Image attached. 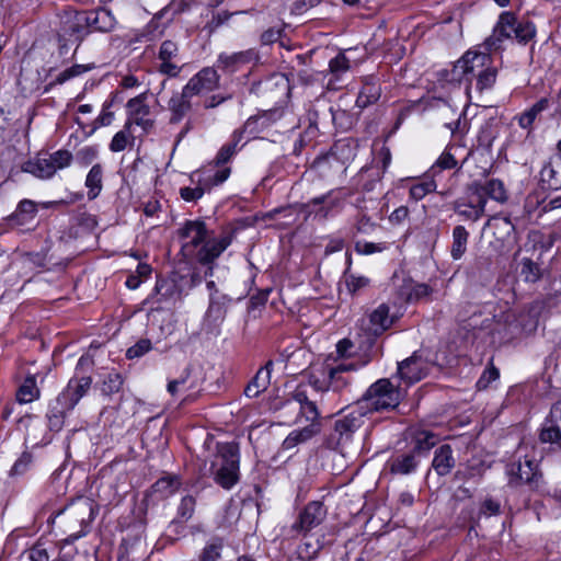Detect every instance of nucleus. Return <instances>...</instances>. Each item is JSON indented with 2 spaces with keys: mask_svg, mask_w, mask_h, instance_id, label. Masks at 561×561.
<instances>
[{
  "mask_svg": "<svg viewBox=\"0 0 561 561\" xmlns=\"http://www.w3.org/2000/svg\"><path fill=\"white\" fill-rule=\"evenodd\" d=\"M426 374L427 363L417 352L398 364L399 377L409 385L420 381Z\"/></svg>",
  "mask_w": 561,
  "mask_h": 561,
  "instance_id": "412c9836",
  "label": "nucleus"
},
{
  "mask_svg": "<svg viewBox=\"0 0 561 561\" xmlns=\"http://www.w3.org/2000/svg\"><path fill=\"white\" fill-rule=\"evenodd\" d=\"M103 175L104 169L100 163L92 165L87 174L84 185L88 188V198L90 201L95 199L103 190Z\"/></svg>",
  "mask_w": 561,
  "mask_h": 561,
  "instance_id": "e433bc0d",
  "label": "nucleus"
},
{
  "mask_svg": "<svg viewBox=\"0 0 561 561\" xmlns=\"http://www.w3.org/2000/svg\"><path fill=\"white\" fill-rule=\"evenodd\" d=\"M321 549L322 543L320 540H317L316 542L306 540L297 548V559L299 561H311L318 557Z\"/></svg>",
  "mask_w": 561,
  "mask_h": 561,
  "instance_id": "5fc2aeb1",
  "label": "nucleus"
},
{
  "mask_svg": "<svg viewBox=\"0 0 561 561\" xmlns=\"http://www.w3.org/2000/svg\"><path fill=\"white\" fill-rule=\"evenodd\" d=\"M351 69V60L344 53H339L334 58L329 61V69L324 77H329L327 85L328 89L337 90L341 88L339 84L344 76Z\"/></svg>",
  "mask_w": 561,
  "mask_h": 561,
  "instance_id": "a878e982",
  "label": "nucleus"
},
{
  "mask_svg": "<svg viewBox=\"0 0 561 561\" xmlns=\"http://www.w3.org/2000/svg\"><path fill=\"white\" fill-rule=\"evenodd\" d=\"M437 184L434 178L427 172L421 180L410 187V197L415 202L423 199L427 194L434 192Z\"/></svg>",
  "mask_w": 561,
  "mask_h": 561,
  "instance_id": "c03bdc74",
  "label": "nucleus"
},
{
  "mask_svg": "<svg viewBox=\"0 0 561 561\" xmlns=\"http://www.w3.org/2000/svg\"><path fill=\"white\" fill-rule=\"evenodd\" d=\"M98 149L93 146H85L79 149L76 154L73 156V161L80 167V168H87L88 165L92 164L93 161L98 157Z\"/></svg>",
  "mask_w": 561,
  "mask_h": 561,
  "instance_id": "680f3d73",
  "label": "nucleus"
},
{
  "mask_svg": "<svg viewBox=\"0 0 561 561\" xmlns=\"http://www.w3.org/2000/svg\"><path fill=\"white\" fill-rule=\"evenodd\" d=\"M98 513V504L92 499L79 496L51 515L54 518H61L64 533L68 534V536L62 539V549L65 547H71L76 540L90 533L92 523Z\"/></svg>",
  "mask_w": 561,
  "mask_h": 561,
  "instance_id": "7ed1b4c3",
  "label": "nucleus"
},
{
  "mask_svg": "<svg viewBox=\"0 0 561 561\" xmlns=\"http://www.w3.org/2000/svg\"><path fill=\"white\" fill-rule=\"evenodd\" d=\"M72 410V408H66L59 401V398H56L55 401L49 404L46 413L48 428L55 433L60 432L65 425L67 413Z\"/></svg>",
  "mask_w": 561,
  "mask_h": 561,
  "instance_id": "72a5a7b5",
  "label": "nucleus"
},
{
  "mask_svg": "<svg viewBox=\"0 0 561 561\" xmlns=\"http://www.w3.org/2000/svg\"><path fill=\"white\" fill-rule=\"evenodd\" d=\"M241 140H242V133L233 131L229 142L225 144L219 149V151L217 152L213 162H210L208 168H205L204 170H211L210 173H215L217 170L228 168L226 164L237 153V150H238L237 147Z\"/></svg>",
  "mask_w": 561,
  "mask_h": 561,
  "instance_id": "bb28decb",
  "label": "nucleus"
},
{
  "mask_svg": "<svg viewBox=\"0 0 561 561\" xmlns=\"http://www.w3.org/2000/svg\"><path fill=\"white\" fill-rule=\"evenodd\" d=\"M181 479L175 474H167L158 479L152 485V491L161 497H169L180 490Z\"/></svg>",
  "mask_w": 561,
  "mask_h": 561,
  "instance_id": "ea45409f",
  "label": "nucleus"
},
{
  "mask_svg": "<svg viewBox=\"0 0 561 561\" xmlns=\"http://www.w3.org/2000/svg\"><path fill=\"white\" fill-rule=\"evenodd\" d=\"M401 401L400 390L387 378L370 385L356 404L367 415L396 409Z\"/></svg>",
  "mask_w": 561,
  "mask_h": 561,
  "instance_id": "39448f33",
  "label": "nucleus"
},
{
  "mask_svg": "<svg viewBox=\"0 0 561 561\" xmlns=\"http://www.w3.org/2000/svg\"><path fill=\"white\" fill-rule=\"evenodd\" d=\"M345 284L347 290L354 295L369 285V278L346 272Z\"/></svg>",
  "mask_w": 561,
  "mask_h": 561,
  "instance_id": "69168bd1",
  "label": "nucleus"
},
{
  "mask_svg": "<svg viewBox=\"0 0 561 561\" xmlns=\"http://www.w3.org/2000/svg\"><path fill=\"white\" fill-rule=\"evenodd\" d=\"M501 514V504L497 500L493 497H485L479 507V517H491Z\"/></svg>",
  "mask_w": 561,
  "mask_h": 561,
  "instance_id": "774afa93",
  "label": "nucleus"
},
{
  "mask_svg": "<svg viewBox=\"0 0 561 561\" xmlns=\"http://www.w3.org/2000/svg\"><path fill=\"white\" fill-rule=\"evenodd\" d=\"M380 167H364L360 170V178H371V181L363 184V190L370 192L375 188V183L380 182L383 173L387 171L391 163V152L388 147H382L378 153Z\"/></svg>",
  "mask_w": 561,
  "mask_h": 561,
  "instance_id": "393cba45",
  "label": "nucleus"
},
{
  "mask_svg": "<svg viewBox=\"0 0 561 561\" xmlns=\"http://www.w3.org/2000/svg\"><path fill=\"white\" fill-rule=\"evenodd\" d=\"M345 198L346 194L343 188H334L309 199L299 207L306 217L312 216L314 219L325 220L342 209Z\"/></svg>",
  "mask_w": 561,
  "mask_h": 561,
  "instance_id": "9d476101",
  "label": "nucleus"
},
{
  "mask_svg": "<svg viewBox=\"0 0 561 561\" xmlns=\"http://www.w3.org/2000/svg\"><path fill=\"white\" fill-rule=\"evenodd\" d=\"M473 78H476V91L480 94L494 87L497 78V68L493 65L491 53H488V60L484 65L476 70V75H472Z\"/></svg>",
  "mask_w": 561,
  "mask_h": 561,
  "instance_id": "c756f323",
  "label": "nucleus"
},
{
  "mask_svg": "<svg viewBox=\"0 0 561 561\" xmlns=\"http://www.w3.org/2000/svg\"><path fill=\"white\" fill-rule=\"evenodd\" d=\"M82 15L83 11L76 13L68 27L70 36L75 37V39L79 43H81L88 35L91 34L90 27L80 21Z\"/></svg>",
  "mask_w": 561,
  "mask_h": 561,
  "instance_id": "6e6d98bb",
  "label": "nucleus"
},
{
  "mask_svg": "<svg viewBox=\"0 0 561 561\" xmlns=\"http://www.w3.org/2000/svg\"><path fill=\"white\" fill-rule=\"evenodd\" d=\"M356 156L355 147L347 139H341L334 142L330 151L318 161V164L328 165L330 168L337 167L342 172L346 171L347 165Z\"/></svg>",
  "mask_w": 561,
  "mask_h": 561,
  "instance_id": "a211bd4d",
  "label": "nucleus"
},
{
  "mask_svg": "<svg viewBox=\"0 0 561 561\" xmlns=\"http://www.w3.org/2000/svg\"><path fill=\"white\" fill-rule=\"evenodd\" d=\"M486 198L477 194L471 187L466 198L457 199L453 209L463 220L476 222L484 215Z\"/></svg>",
  "mask_w": 561,
  "mask_h": 561,
  "instance_id": "f3484780",
  "label": "nucleus"
},
{
  "mask_svg": "<svg viewBox=\"0 0 561 561\" xmlns=\"http://www.w3.org/2000/svg\"><path fill=\"white\" fill-rule=\"evenodd\" d=\"M537 34L536 25L529 20H522L514 22L513 35L516 41L522 45H527L531 42Z\"/></svg>",
  "mask_w": 561,
  "mask_h": 561,
  "instance_id": "a18cd8bd",
  "label": "nucleus"
},
{
  "mask_svg": "<svg viewBox=\"0 0 561 561\" xmlns=\"http://www.w3.org/2000/svg\"><path fill=\"white\" fill-rule=\"evenodd\" d=\"M178 56L179 46L175 42L169 39L162 42L158 51V59L160 61L158 71L169 78H176L182 70V67L174 61Z\"/></svg>",
  "mask_w": 561,
  "mask_h": 561,
  "instance_id": "aec40b11",
  "label": "nucleus"
},
{
  "mask_svg": "<svg viewBox=\"0 0 561 561\" xmlns=\"http://www.w3.org/2000/svg\"><path fill=\"white\" fill-rule=\"evenodd\" d=\"M232 298L226 294L215 290L209 295V305L206 311V319L219 327L226 319V314Z\"/></svg>",
  "mask_w": 561,
  "mask_h": 561,
  "instance_id": "5701e85b",
  "label": "nucleus"
},
{
  "mask_svg": "<svg viewBox=\"0 0 561 561\" xmlns=\"http://www.w3.org/2000/svg\"><path fill=\"white\" fill-rule=\"evenodd\" d=\"M364 364L356 363H323L312 367L307 374V383L321 397L329 391L341 393L348 389L352 378L348 373L358 370Z\"/></svg>",
  "mask_w": 561,
  "mask_h": 561,
  "instance_id": "20e7f679",
  "label": "nucleus"
},
{
  "mask_svg": "<svg viewBox=\"0 0 561 561\" xmlns=\"http://www.w3.org/2000/svg\"><path fill=\"white\" fill-rule=\"evenodd\" d=\"M224 549V540L219 537L211 538L203 548L199 561H219Z\"/></svg>",
  "mask_w": 561,
  "mask_h": 561,
  "instance_id": "8fccbe9b",
  "label": "nucleus"
},
{
  "mask_svg": "<svg viewBox=\"0 0 561 561\" xmlns=\"http://www.w3.org/2000/svg\"><path fill=\"white\" fill-rule=\"evenodd\" d=\"M147 94L141 93L130 100H128L126 106L128 110V118H134L138 115H149L150 107L146 104Z\"/></svg>",
  "mask_w": 561,
  "mask_h": 561,
  "instance_id": "864d4df0",
  "label": "nucleus"
},
{
  "mask_svg": "<svg viewBox=\"0 0 561 561\" xmlns=\"http://www.w3.org/2000/svg\"><path fill=\"white\" fill-rule=\"evenodd\" d=\"M259 53L254 48L232 54L221 53L217 59V67L224 71L236 72L244 65L259 62Z\"/></svg>",
  "mask_w": 561,
  "mask_h": 561,
  "instance_id": "4be33fe9",
  "label": "nucleus"
},
{
  "mask_svg": "<svg viewBox=\"0 0 561 561\" xmlns=\"http://www.w3.org/2000/svg\"><path fill=\"white\" fill-rule=\"evenodd\" d=\"M50 552L46 542L38 540L31 548L25 549L19 557V561H49Z\"/></svg>",
  "mask_w": 561,
  "mask_h": 561,
  "instance_id": "de8ad7c7",
  "label": "nucleus"
},
{
  "mask_svg": "<svg viewBox=\"0 0 561 561\" xmlns=\"http://www.w3.org/2000/svg\"><path fill=\"white\" fill-rule=\"evenodd\" d=\"M539 174L542 188L556 191L561 187V174L552 159L542 165Z\"/></svg>",
  "mask_w": 561,
  "mask_h": 561,
  "instance_id": "58836bf2",
  "label": "nucleus"
},
{
  "mask_svg": "<svg viewBox=\"0 0 561 561\" xmlns=\"http://www.w3.org/2000/svg\"><path fill=\"white\" fill-rule=\"evenodd\" d=\"M520 264V274L524 276L526 282L535 283L540 278V268L531 259L524 257Z\"/></svg>",
  "mask_w": 561,
  "mask_h": 561,
  "instance_id": "e2e57ef3",
  "label": "nucleus"
},
{
  "mask_svg": "<svg viewBox=\"0 0 561 561\" xmlns=\"http://www.w3.org/2000/svg\"><path fill=\"white\" fill-rule=\"evenodd\" d=\"M456 460L450 445L439 446L434 454L432 467L438 476H447L454 469Z\"/></svg>",
  "mask_w": 561,
  "mask_h": 561,
  "instance_id": "473e14b6",
  "label": "nucleus"
},
{
  "mask_svg": "<svg viewBox=\"0 0 561 561\" xmlns=\"http://www.w3.org/2000/svg\"><path fill=\"white\" fill-rule=\"evenodd\" d=\"M381 95V88L377 77L367 76L363 79V85L356 99V105L365 108L376 103Z\"/></svg>",
  "mask_w": 561,
  "mask_h": 561,
  "instance_id": "7c9ffc66",
  "label": "nucleus"
},
{
  "mask_svg": "<svg viewBox=\"0 0 561 561\" xmlns=\"http://www.w3.org/2000/svg\"><path fill=\"white\" fill-rule=\"evenodd\" d=\"M320 431L319 424H309L300 430L290 432L283 442L284 449H293L299 444L310 440Z\"/></svg>",
  "mask_w": 561,
  "mask_h": 561,
  "instance_id": "c9c22d12",
  "label": "nucleus"
},
{
  "mask_svg": "<svg viewBox=\"0 0 561 561\" xmlns=\"http://www.w3.org/2000/svg\"><path fill=\"white\" fill-rule=\"evenodd\" d=\"M219 468L214 472V480L225 490H230L238 483L240 473V453L236 443L218 445Z\"/></svg>",
  "mask_w": 561,
  "mask_h": 561,
  "instance_id": "6e6552de",
  "label": "nucleus"
},
{
  "mask_svg": "<svg viewBox=\"0 0 561 561\" xmlns=\"http://www.w3.org/2000/svg\"><path fill=\"white\" fill-rule=\"evenodd\" d=\"M264 119L265 118H257L256 115L251 116L245 121L243 127L240 129H237L236 131H241L242 136L244 134H248L250 137H255L257 134L265 130L264 123L266 121H264Z\"/></svg>",
  "mask_w": 561,
  "mask_h": 561,
  "instance_id": "0e129e2a",
  "label": "nucleus"
},
{
  "mask_svg": "<svg viewBox=\"0 0 561 561\" xmlns=\"http://www.w3.org/2000/svg\"><path fill=\"white\" fill-rule=\"evenodd\" d=\"M134 140L135 138L130 133V123H125L124 128L113 136L110 142V150L121 152L125 150L128 145L133 144Z\"/></svg>",
  "mask_w": 561,
  "mask_h": 561,
  "instance_id": "09e8293b",
  "label": "nucleus"
},
{
  "mask_svg": "<svg viewBox=\"0 0 561 561\" xmlns=\"http://www.w3.org/2000/svg\"><path fill=\"white\" fill-rule=\"evenodd\" d=\"M457 160L454 154H451L448 150H445L436 160V162L432 165L428 173L434 178L437 172L442 170H450L456 168Z\"/></svg>",
  "mask_w": 561,
  "mask_h": 561,
  "instance_id": "052dcab7",
  "label": "nucleus"
},
{
  "mask_svg": "<svg viewBox=\"0 0 561 561\" xmlns=\"http://www.w3.org/2000/svg\"><path fill=\"white\" fill-rule=\"evenodd\" d=\"M93 359L89 355H82L76 365L75 374L69 379L65 389L57 396L66 408H72L89 392L92 377L87 374L93 367Z\"/></svg>",
  "mask_w": 561,
  "mask_h": 561,
  "instance_id": "0eeeda50",
  "label": "nucleus"
},
{
  "mask_svg": "<svg viewBox=\"0 0 561 561\" xmlns=\"http://www.w3.org/2000/svg\"><path fill=\"white\" fill-rule=\"evenodd\" d=\"M411 439L413 444L411 450L421 458H426L430 450L438 443L439 437L432 431L413 428L411 430Z\"/></svg>",
  "mask_w": 561,
  "mask_h": 561,
  "instance_id": "c85d7f7f",
  "label": "nucleus"
},
{
  "mask_svg": "<svg viewBox=\"0 0 561 561\" xmlns=\"http://www.w3.org/2000/svg\"><path fill=\"white\" fill-rule=\"evenodd\" d=\"M211 170L195 171L191 175V181L196 183L195 187H181L180 196L185 202H196L209 192L214 186L222 184L230 175L231 169L224 168L210 173Z\"/></svg>",
  "mask_w": 561,
  "mask_h": 561,
  "instance_id": "f8f14e48",
  "label": "nucleus"
},
{
  "mask_svg": "<svg viewBox=\"0 0 561 561\" xmlns=\"http://www.w3.org/2000/svg\"><path fill=\"white\" fill-rule=\"evenodd\" d=\"M39 398V389L36 385V378L28 376L24 379L16 391V400L20 403H30Z\"/></svg>",
  "mask_w": 561,
  "mask_h": 561,
  "instance_id": "49530a36",
  "label": "nucleus"
},
{
  "mask_svg": "<svg viewBox=\"0 0 561 561\" xmlns=\"http://www.w3.org/2000/svg\"><path fill=\"white\" fill-rule=\"evenodd\" d=\"M293 399L299 404V416L305 417L310 424H319L320 412L317 401L311 400L304 386H298L293 392Z\"/></svg>",
  "mask_w": 561,
  "mask_h": 561,
  "instance_id": "cd10ccee",
  "label": "nucleus"
},
{
  "mask_svg": "<svg viewBox=\"0 0 561 561\" xmlns=\"http://www.w3.org/2000/svg\"><path fill=\"white\" fill-rule=\"evenodd\" d=\"M169 14V8L165 7L153 15L151 21L147 24V32L150 35V39L159 37L163 34L168 24L172 21V15Z\"/></svg>",
  "mask_w": 561,
  "mask_h": 561,
  "instance_id": "37998d69",
  "label": "nucleus"
},
{
  "mask_svg": "<svg viewBox=\"0 0 561 561\" xmlns=\"http://www.w3.org/2000/svg\"><path fill=\"white\" fill-rule=\"evenodd\" d=\"M191 366L185 367L178 378L172 379L168 382V392L172 397H175L180 391L194 390L196 388V385L194 381L191 380Z\"/></svg>",
  "mask_w": 561,
  "mask_h": 561,
  "instance_id": "a19ab883",
  "label": "nucleus"
},
{
  "mask_svg": "<svg viewBox=\"0 0 561 561\" xmlns=\"http://www.w3.org/2000/svg\"><path fill=\"white\" fill-rule=\"evenodd\" d=\"M271 383V377L267 371L257 370L254 377L249 381L244 389L248 398H256L264 392Z\"/></svg>",
  "mask_w": 561,
  "mask_h": 561,
  "instance_id": "79ce46f5",
  "label": "nucleus"
},
{
  "mask_svg": "<svg viewBox=\"0 0 561 561\" xmlns=\"http://www.w3.org/2000/svg\"><path fill=\"white\" fill-rule=\"evenodd\" d=\"M486 60L488 53L481 49H469L453 65L450 70H446V80L451 83L466 82V91L469 94L472 88V75H476V70L481 68Z\"/></svg>",
  "mask_w": 561,
  "mask_h": 561,
  "instance_id": "1a4fd4ad",
  "label": "nucleus"
},
{
  "mask_svg": "<svg viewBox=\"0 0 561 561\" xmlns=\"http://www.w3.org/2000/svg\"><path fill=\"white\" fill-rule=\"evenodd\" d=\"M507 476V485L512 489L526 486L531 492H537L543 485V477L539 469L538 462L528 458L524 459L519 456L517 460L510 462L505 468Z\"/></svg>",
  "mask_w": 561,
  "mask_h": 561,
  "instance_id": "423d86ee",
  "label": "nucleus"
},
{
  "mask_svg": "<svg viewBox=\"0 0 561 561\" xmlns=\"http://www.w3.org/2000/svg\"><path fill=\"white\" fill-rule=\"evenodd\" d=\"M92 67L89 65H73L61 72L58 73V76L55 78L54 81L49 83V87L56 85V84H64L65 82L79 77L87 71L91 70Z\"/></svg>",
  "mask_w": 561,
  "mask_h": 561,
  "instance_id": "603ef678",
  "label": "nucleus"
},
{
  "mask_svg": "<svg viewBox=\"0 0 561 561\" xmlns=\"http://www.w3.org/2000/svg\"><path fill=\"white\" fill-rule=\"evenodd\" d=\"M31 172L43 180L50 179L55 175L56 171L53 168L50 161H47V157H38L32 165Z\"/></svg>",
  "mask_w": 561,
  "mask_h": 561,
  "instance_id": "bf43d9fd",
  "label": "nucleus"
},
{
  "mask_svg": "<svg viewBox=\"0 0 561 561\" xmlns=\"http://www.w3.org/2000/svg\"><path fill=\"white\" fill-rule=\"evenodd\" d=\"M450 255L454 260H460L467 251L469 232L461 226H455L451 233Z\"/></svg>",
  "mask_w": 561,
  "mask_h": 561,
  "instance_id": "4c0bfd02",
  "label": "nucleus"
},
{
  "mask_svg": "<svg viewBox=\"0 0 561 561\" xmlns=\"http://www.w3.org/2000/svg\"><path fill=\"white\" fill-rule=\"evenodd\" d=\"M179 237L183 240L182 252L188 259H195L199 264L207 266L206 275H213L215 261L231 244L230 234L210 238L206 224L203 220H186L179 229Z\"/></svg>",
  "mask_w": 561,
  "mask_h": 561,
  "instance_id": "f257e3e1",
  "label": "nucleus"
},
{
  "mask_svg": "<svg viewBox=\"0 0 561 561\" xmlns=\"http://www.w3.org/2000/svg\"><path fill=\"white\" fill-rule=\"evenodd\" d=\"M124 379L117 371H110L105 375L101 383V392L104 396H113L118 393L123 387Z\"/></svg>",
  "mask_w": 561,
  "mask_h": 561,
  "instance_id": "3c124183",
  "label": "nucleus"
},
{
  "mask_svg": "<svg viewBox=\"0 0 561 561\" xmlns=\"http://www.w3.org/2000/svg\"><path fill=\"white\" fill-rule=\"evenodd\" d=\"M80 21L90 27L91 33H111L116 30L118 24L115 15L106 8L83 11Z\"/></svg>",
  "mask_w": 561,
  "mask_h": 561,
  "instance_id": "6ab92c4d",
  "label": "nucleus"
},
{
  "mask_svg": "<svg viewBox=\"0 0 561 561\" xmlns=\"http://www.w3.org/2000/svg\"><path fill=\"white\" fill-rule=\"evenodd\" d=\"M421 459L417 454L410 449L407 453L391 457L387 465L392 474L409 476L417 470Z\"/></svg>",
  "mask_w": 561,
  "mask_h": 561,
  "instance_id": "b1692460",
  "label": "nucleus"
},
{
  "mask_svg": "<svg viewBox=\"0 0 561 561\" xmlns=\"http://www.w3.org/2000/svg\"><path fill=\"white\" fill-rule=\"evenodd\" d=\"M471 188L483 198L490 197L499 203H505L508 194L503 181L499 179H490L483 185H472Z\"/></svg>",
  "mask_w": 561,
  "mask_h": 561,
  "instance_id": "2f4dec72",
  "label": "nucleus"
},
{
  "mask_svg": "<svg viewBox=\"0 0 561 561\" xmlns=\"http://www.w3.org/2000/svg\"><path fill=\"white\" fill-rule=\"evenodd\" d=\"M327 507L320 501L309 502L298 514L290 526V531L296 536H307L312 529L320 526L325 517Z\"/></svg>",
  "mask_w": 561,
  "mask_h": 561,
  "instance_id": "ddd939ff",
  "label": "nucleus"
},
{
  "mask_svg": "<svg viewBox=\"0 0 561 561\" xmlns=\"http://www.w3.org/2000/svg\"><path fill=\"white\" fill-rule=\"evenodd\" d=\"M196 499L193 495H185L178 506L176 519L181 523L192 518L195 512Z\"/></svg>",
  "mask_w": 561,
  "mask_h": 561,
  "instance_id": "13d9d810",
  "label": "nucleus"
},
{
  "mask_svg": "<svg viewBox=\"0 0 561 561\" xmlns=\"http://www.w3.org/2000/svg\"><path fill=\"white\" fill-rule=\"evenodd\" d=\"M47 161H50L53 168L57 172L58 170H62L68 168L73 161V154L66 149H59L48 156Z\"/></svg>",
  "mask_w": 561,
  "mask_h": 561,
  "instance_id": "4d7b16f0",
  "label": "nucleus"
},
{
  "mask_svg": "<svg viewBox=\"0 0 561 561\" xmlns=\"http://www.w3.org/2000/svg\"><path fill=\"white\" fill-rule=\"evenodd\" d=\"M489 224L491 226H493L495 229L501 230L503 236L508 237L515 232V226L508 216H503V215L493 216L490 219Z\"/></svg>",
  "mask_w": 561,
  "mask_h": 561,
  "instance_id": "338daca9",
  "label": "nucleus"
},
{
  "mask_svg": "<svg viewBox=\"0 0 561 561\" xmlns=\"http://www.w3.org/2000/svg\"><path fill=\"white\" fill-rule=\"evenodd\" d=\"M389 307L381 304L369 314V331L374 335H380L391 327L392 319L389 316Z\"/></svg>",
  "mask_w": 561,
  "mask_h": 561,
  "instance_id": "f704fd0d",
  "label": "nucleus"
},
{
  "mask_svg": "<svg viewBox=\"0 0 561 561\" xmlns=\"http://www.w3.org/2000/svg\"><path fill=\"white\" fill-rule=\"evenodd\" d=\"M220 77L213 67H205L195 73L181 91H174L168 101L169 123H181L196 106L197 98L219 88Z\"/></svg>",
  "mask_w": 561,
  "mask_h": 561,
  "instance_id": "f03ea898",
  "label": "nucleus"
},
{
  "mask_svg": "<svg viewBox=\"0 0 561 561\" xmlns=\"http://www.w3.org/2000/svg\"><path fill=\"white\" fill-rule=\"evenodd\" d=\"M514 22H516L515 13L503 11L492 30V34L485 38L479 48H483L484 53L497 51L503 48V43L513 37Z\"/></svg>",
  "mask_w": 561,
  "mask_h": 561,
  "instance_id": "2eb2a0df",
  "label": "nucleus"
},
{
  "mask_svg": "<svg viewBox=\"0 0 561 561\" xmlns=\"http://www.w3.org/2000/svg\"><path fill=\"white\" fill-rule=\"evenodd\" d=\"M182 290L174 278H158L152 291L144 300L151 310H160L181 298Z\"/></svg>",
  "mask_w": 561,
  "mask_h": 561,
  "instance_id": "4468645a",
  "label": "nucleus"
},
{
  "mask_svg": "<svg viewBox=\"0 0 561 561\" xmlns=\"http://www.w3.org/2000/svg\"><path fill=\"white\" fill-rule=\"evenodd\" d=\"M366 414L355 404L346 414H343L334 422L333 431L327 438V446L336 449L352 440L353 435L364 424Z\"/></svg>",
  "mask_w": 561,
  "mask_h": 561,
  "instance_id": "9b49d317",
  "label": "nucleus"
},
{
  "mask_svg": "<svg viewBox=\"0 0 561 561\" xmlns=\"http://www.w3.org/2000/svg\"><path fill=\"white\" fill-rule=\"evenodd\" d=\"M38 214V205L35 201L24 198L16 205L15 210L7 218V225L21 231L34 230L35 219Z\"/></svg>",
  "mask_w": 561,
  "mask_h": 561,
  "instance_id": "dca6fc26",
  "label": "nucleus"
}]
</instances>
